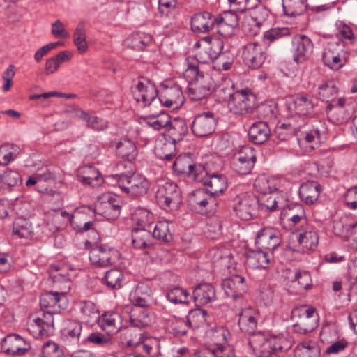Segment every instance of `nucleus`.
Instances as JSON below:
<instances>
[{
    "mask_svg": "<svg viewBox=\"0 0 357 357\" xmlns=\"http://www.w3.org/2000/svg\"><path fill=\"white\" fill-rule=\"evenodd\" d=\"M40 304L43 309H47L42 317L30 319L28 323V331L36 338L48 337L54 331L53 312L50 310L63 307L66 304V296L58 292H48L41 296Z\"/></svg>",
    "mask_w": 357,
    "mask_h": 357,
    "instance_id": "f257e3e1",
    "label": "nucleus"
},
{
    "mask_svg": "<svg viewBox=\"0 0 357 357\" xmlns=\"http://www.w3.org/2000/svg\"><path fill=\"white\" fill-rule=\"evenodd\" d=\"M156 201L165 210H174L182 202L181 192L176 183L167 182L159 186L156 192Z\"/></svg>",
    "mask_w": 357,
    "mask_h": 357,
    "instance_id": "f03ea898",
    "label": "nucleus"
},
{
    "mask_svg": "<svg viewBox=\"0 0 357 357\" xmlns=\"http://www.w3.org/2000/svg\"><path fill=\"white\" fill-rule=\"evenodd\" d=\"M255 105V96L248 89H242L234 93L228 100L229 110L236 114H246L252 112Z\"/></svg>",
    "mask_w": 357,
    "mask_h": 357,
    "instance_id": "7ed1b4c3",
    "label": "nucleus"
},
{
    "mask_svg": "<svg viewBox=\"0 0 357 357\" xmlns=\"http://www.w3.org/2000/svg\"><path fill=\"white\" fill-rule=\"evenodd\" d=\"M119 186L126 193L132 196H142L148 192L149 183L141 174L121 175L118 180Z\"/></svg>",
    "mask_w": 357,
    "mask_h": 357,
    "instance_id": "20e7f679",
    "label": "nucleus"
},
{
    "mask_svg": "<svg viewBox=\"0 0 357 357\" xmlns=\"http://www.w3.org/2000/svg\"><path fill=\"white\" fill-rule=\"evenodd\" d=\"M293 317L298 318L294 324L293 328L299 333L311 332L318 325V316L313 307L297 308L293 311Z\"/></svg>",
    "mask_w": 357,
    "mask_h": 357,
    "instance_id": "39448f33",
    "label": "nucleus"
},
{
    "mask_svg": "<svg viewBox=\"0 0 357 357\" xmlns=\"http://www.w3.org/2000/svg\"><path fill=\"white\" fill-rule=\"evenodd\" d=\"M256 159L255 149L250 146H243L234 156L233 169L240 174H248L253 169Z\"/></svg>",
    "mask_w": 357,
    "mask_h": 357,
    "instance_id": "423d86ee",
    "label": "nucleus"
},
{
    "mask_svg": "<svg viewBox=\"0 0 357 357\" xmlns=\"http://www.w3.org/2000/svg\"><path fill=\"white\" fill-rule=\"evenodd\" d=\"M347 52L343 49L342 43L331 42L323 53V61L331 69L337 70L347 63Z\"/></svg>",
    "mask_w": 357,
    "mask_h": 357,
    "instance_id": "0eeeda50",
    "label": "nucleus"
},
{
    "mask_svg": "<svg viewBox=\"0 0 357 357\" xmlns=\"http://www.w3.org/2000/svg\"><path fill=\"white\" fill-rule=\"evenodd\" d=\"M135 100L142 106L151 105L158 96V91L155 84L145 78H140L132 89Z\"/></svg>",
    "mask_w": 357,
    "mask_h": 357,
    "instance_id": "6e6552de",
    "label": "nucleus"
},
{
    "mask_svg": "<svg viewBox=\"0 0 357 357\" xmlns=\"http://www.w3.org/2000/svg\"><path fill=\"white\" fill-rule=\"evenodd\" d=\"M242 59L248 68L258 69L264 64L266 55L260 44L252 42L244 46Z\"/></svg>",
    "mask_w": 357,
    "mask_h": 357,
    "instance_id": "1a4fd4ad",
    "label": "nucleus"
},
{
    "mask_svg": "<svg viewBox=\"0 0 357 357\" xmlns=\"http://www.w3.org/2000/svg\"><path fill=\"white\" fill-rule=\"evenodd\" d=\"M287 109L291 116H309L313 113L314 103L311 96L307 93L296 96L287 103Z\"/></svg>",
    "mask_w": 357,
    "mask_h": 357,
    "instance_id": "9d476101",
    "label": "nucleus"
},
{
    "mask_svg": "<svg viewBox=\"0 0 357 357\" xmlns=\"http://www.w3.org/2000/svg\"><path fill=\"white\" fill-rule=\"evenodd\" d=\"M216 123L213 112H204L195 117L192 123V130L198 137H206L214 132Z\"/></svg>",
    "mask_w": 357,
    "mask_h": 357,
    "instance_id": "9b49d317",
    "label": "nucleus"
},
{
    "mask_svg": "<svg viewBox=\"0 0 357 357\" xmlns=\"http://www.w3.org/2000/svg\"><path fill=\"white\" fill-rule=\"evenodd\" d=\"M119 257V253L116 250L102 245L93 248L89 254L91 262L100 267L112 265Z\"/></svg>",
    "mask_w": 357,
    "mask_h": 357,
    "instance_id": "f8f14e48",
    "label": "nucleus"
},
{
    "mask_svg": "<svg viewBox=\"0 0 357 357\" xmlns=\"http://www.w3.org/2000/svg\"><path fill=\"white\" fill-rule=\"evenodd\" d=\"M314 48L311 39L305 35H298L292 40V53L294 61L303 63L310 56Z\"/></svg>",
    "mask_w": 357,
    "mask_h": 357,
    "instance_id": "ddd939ff",
    "label": "nucleus"
},
{
    "mask_svg": "<svg viewBox=\"0 0 357 357\" xmlns=\"http://www.w3.org/2000/svg\"><path fill=\"white\" fill-rule=\"evenodd\" d=\"M281 233L273 227L261 229L257 234L255 243L264 249L275 250L282 243Z\"/></svg>",
    "mask_w": 357,
    "mask_h": 357,
    "instance_id": "4468645a",
    "label": "nucleus"
},
{
    "mask_svg": "<svg viewBox=\"0 0 357 357\" xmlns=\"http://www.w3.org/2000/svg\"><path fill=\"white\" fill-rule=\"evenodd\" d=\"M159 100L166 107L177 109L183 105L184 96L181 87L172 84L161 91Z\"/></svg>",
    "mask_w": 357,
    "mask_h": 357,
    "instance_id": "2eb2a0df",
    "label": "nucleus"
},
{
    "mask_svg": "<svg viewBox=\"0 0 357 357\" xmlns=\"http://www.w3.org/2000/svg\"><path fill=\"white\" fill-rule=\"evenodd\" d=\"M2 351L10 355H23L29 350L30 347L26 340L17 334H10L1 342Z\"/></svg>",
    "mask_w": 357,
    "mask_h": 357,
    "instance_id": "dca6fc26",
    "label": "nucleus"
},
{
    "mask_svg": "<svg viewBox=\"0 0 357 357\" xmlns=\"http://www.w3.org/2000/svg\"><path fill=\"white\" fill-rule=\"evenodd\" d=\"M257 206V200L255 197L244 195L238 197L234 210L241 219L249 220L255 215Z\"/></svg>",
    "mask_w": 357,
    "mask_h": 357,
    "instance_id": "f3484780",
    "label": "nucleus"
},
{
    "mask_svg": "<svg viewBox=\"0 0 357 357\" xmlns=\"http://www.w3.org/2000/svg\"><path fill=\"white\" fill-rule=\"evenodd\" d=\"M222 287L225 294L234 298L242 296L247 290L245 278L238 275L224 280L222 282Z\"/></svg>",
    "mask_w": 357,
    "mask_h": 357,
    "instance_id": "a211bd4d",
    "label": "nucleus"
},
{
    "mask_svg": "<svg viewBox=\"0 0 357 357\" xmlns=\"http://www.w3.org/2000/svg\"><path fill=\"white\" fill-rule=\"evenodd\" d=\"M98 326L108 334H115L124 327L122 317L116 312H107L98 317Z\"/></svg>",
    "mask_w": 357,
    "mask_h": 357,
    "instance_id": "6ab92c4d",
    "label": "nucleus"
},
{
    "mask_svg": "<svg viewBox=\"0 0 357 357\" xmlns=\"http://www.w3.org/2000/svg\"><path fill=\"white\" fill-rule=\"evenodd\" d=\"M259 319V310L255 307L243 308L239 314L238 326L243 332L252 333L257 326Z\"/></svg>",
    "mask_w": 357,
    "mask_h": 357,
    "instance_id": "aec40b11",
    "label": "nucleus"
},
{
    "mask_svg": "<svg viewBox=\"0 0 357 357\" xmlns=\"http://www.w3.org/2000/svg\"><path fill=\"white\" fill-rule=\"evenodd\" d=\"M282 181L277 176L261 174L256 178L254 188L261 195L273 193L280 188Z\"/></svg>",
    "mask_w": 357,
    "mask_h": 357,
    "instance_id": "412c9836",
    "label": "nucleus"
},
{
    "mask_svg": "<svg viewBox=\"0 0 357 357\" xmlns=\"http://www.w3.org/2000/svg\"><path fill=\"white\" fill-rule=\"evenodd\" d=\"M214 202L213 197L204 189H198L192 192L188 198L190 206L197 213L208 211V206Z\"/></svg>",
    "mask_w": 357,
    "mask_h": 357,
    "instance_id": "4be33fe9",
    "label": "nucleus"
},
{
    "mask_svg": "<svg viewBox=\"0 0 357 357\" xmlns=\"http://www.w3.org/2000/svg\"><path fill=\"white\" fill-rule=\"evenodd\" d=\"M215 26V18L208 12L196 13L191 18V28L196 33H208Z\"/></svg>",
    "mask_w": 357,
    "mask_h": 357,
    "instance_id": "5701e85b",
    "label": "nucleus"
},
{
    "mask_svg": "<svg viewBox=\"0 0 357 357\" xmlns=\"http://www.w3.org/2000/svg\"><path fill=\"white\" fill-rule=\"evenodd\" d=\"M205 190L212 197L222 194L227 188V178L223 174H213L204 178Z\"/></svg>",
    "mask_w": 357,
    "mask_h": 357,
    "instance_id": "b1692460",
    "label": "nucleus"
},
{
    "mask_svg": "<svg viewBox=\"0 0 357 357\" xmlns=\"http://www.w3.org/2000/svg\"><path fill=\"white\" fill-rule=\"evenodd\" d=\"M130 324L129 326H125L126 331L125 336L128 337L127 343L128 345L137 344L142 341V333L141 331L137 332V329L144 328L149 324L148 320L139 319L133 317L132 315L130 317Z\"/></svg>",
    "mask_w": 357,
    "mask_h": 357,
    "instance_id": "393cba45",
    "label": "nucleus"
},
{
    "mask_svg": "<svg viewBox=\"0 0 357 357\" xmlns=\"http://www.w3.org/2000/svg\"><path fill=\"white\" fill-rule=\"evenodd\" d=\"M188 126L184 119L181 118L170 119L164 136L173 142H177L183 139L188 133Z\"/></svg>",
    "mask_w": 357,
    "mask_h": 357,
    "instance_id": "a878e982",
    "label": "nucleus"
},
{
    "mask_svg": "<svg viewBox=\"0 0 357 357\" xmlns=\"http://www.w3.org/2000/svg\"><path fill=\"white\" fill-rule=\"evenodd\" d=\"M173 169L178 174H187L194 176L198 180L197 172L202 169V167H197L192 163L191 158L188 155H179L173 163Z\"/></svg>",
    "mask_w": 357,
    "mask_h": 357,
    "instance_id": "bb28decb",
    "label": "nucleus"
},
{
    "mask_svg": "<svg viewBox=\"0 0 357 357\" xmlns=\"http://www.w3.org/2000/svg\"><path fill=\"white\" fill-rule=\"evenodd\" d=\"M259 342V346L276 354L278 351L289 349L291 346V342L282 335H271L268 338L264 336L263 341Z\"/></svg>",
    "mask_w": 357,
    "mask_h": 357,
    "instance_id": "cd10ccee",
    "label": "nucleus"
},
{
    "mask_svg": "<svg viewBox=\"0 0 357 357\" xmlns=\"http://www.w3.org/2000/svg\"><path fill=\"white\" fill-rule=\"evenodd\" d=\"M77 177L84 185L93 188L99 186L102 183V178L99 171L91 166H84L79 168Z\"/></svg>",
    "mask_w": 357,
    "mask_h": 357,
    "instance_id": "c85d7f7f",
    "label": "nucleus"
},
{
    "mask_svg": "<svg viewBox=\"0 0 357 357\" xmlns=\"http://www.w3.org/2000/svg\"><path fill=\"white\" fill-rule=\"evenodd\" d=\"M320 192V185L314 181H307L299 188L301 198L307 204H314L318 200Z\"/></svg>",
    "mask_w": 357,
    "mask_h": 357,
    "instance_id": "c756f323",
    "label": "nucleus"
},
{
    "mask_svg": "<svg viewBox=\"0 0 357 357\" xmlns=\"http://www.w3.org/2000/svg\"><path fill=\"white\" fill-rule=\"evenodd\" d=\"M194 300L197 306L206 305L215 298L214 287L208 283L199 284L194 290Z\"/></svg>",
    "mask_w": 357,
    "mask_h": 357,
    "instance_id": "7c9ffc66",
    "label": "nucleus"
},
{
    "mask_svg": "<svg viewBox=\"0 0 357 357\" xmlns=\"http://www.w3.org/2000/svg\"><path fill=\"white\" fill-rule=\"evenodd\" d=\"M176 143L163 135L155 142V153L160 159L169 160L176 155Z\"/></svg>",
    "mask_w": 357,
    "mask_h": 357,
    "instance_id": "2f4dec72",
    "label": "nucleus"
},
{
    "mask_svg": "<svg viewBox=\"0 0 357 357\" xmlns=\"http://www.w3.org/2000/svg\"><path fill=\"white\" fill-rule=\"evenodd\" d=\"M270 134L271 130L267 123L264 121H258L250 126L248 137L252 142L261 144L268 139Z\"/></svg>",
    "mask_w": 357,
    "mask_h": 357,
    "instance_id": "473e14b6",
    "label": "nucleus"
},
{
    "mask_svg": "<svg viewBox=\"0 0 357 357\" xmlns=\"http://www.w3.org/2000/svg\"><path fill=\"white\" fill-rule=\"evenodd\" d=\"M103 201L101 202L103 208L102 211L104 216L109 219L116 218L121 211V202L115 195L110 193H106L102 197Z\"/></svg>",
    "mask_w": 357,
    "mask_h": 357,
    "instance_id": "72a5a7b5",
    "label": "nucleus"
},
{
    "mask_svg": "<svg viewBox=\"0 0 357 357\" xmlns=\"http://www.w3.org/2000/svg\"><path fill=\"white\" fill-rule=\"evenodd\" d=\"M257 200V206L262 210L273 211L278 208L283 207L285 202V197L275 192L261 195Z\"/></svg>",
    "mask_w": 357,
    "mask_h": 357,
    "instance_id": "f704fd0d",
    "label": "nucleus"
},
{
    "mask_svg": "<svg viewBox=\"0 0 357 357\" xmlns=\"http://www.w3.org/2000/svg\"><path fill=\"white\" fill-rule=\"evenodd\" d=\"M269 262L270 258L267 252L261 250H249L246 253V264L251 268H266Z\"/></svg>",
    "mask_w": 357,
    "mask_h": 357,
    "instance_id": "c9c22d12",
    "label": "nucleus"
},
{
    "mask_svg": "<svg viewBox=\"0 0 357 357\" xmlns=\"http://www.w3.org/2000/svg\"><path fill=\"white\" fill-rule=\"evenodd\" d=\"M151 294L152 291L150 287L146 284L140 283L136 287L135 291L130 293V298L135 305L144 307L148 305Z\"/></svg>",
    "mask_w": 357,
    "mask_h": 357,
    "instance_id": "e433bc0d",
    "label": "nucleus"
},
{
    "mask_svg": "<svg viewBox=\"0 0 357 357\" xmlns=\"http://www.w3.org/2000/svg\"><path fill=\"white\" fill-rule=\"evenodd\" d=\"M213 91L220 101L229 100L235 92L234 91V83L230 79L221 78L215 82Z\"/></svg>",
    "mask_w": 357,
    "mask_h": 357,
    "instance_id": "4c0bfd02",
    "label": "nucleus"
},
{
    "mask_svg": "<svg viewBox=\"0 0 357 357\" xmlns=\"http://www.w3.org/2000/svg\"><path fill=\"white\" fill-rule=\"evenodd\" d=\"M116 148L117 154L123 159L131 161L137 155L136 145L130 139L123 138L121 139L117 142Z\"/></svg>",
    "mask_w": 357,
    "mask_h": 357,
    "instance_id": "58836bf2",
    "label": "nucleus"
},
{
    "mask_svg": "<svg viewBox=\"0 0 357 357\" xmlns=\"http://www.w3.org/2000/svg\"><path fill=\"white\" fill-rule=\"evenodd\" d=\"M294 357H321L320 348L315 342L303 341L294 349Z\"/></svg>",
    "mask_w": 357,
    "mask_h": 357,
    "instance_id": "ea45409f",
    "label": "nucleus"
},
{
    "mask_svg": "<svg viewBox=\"0 0 357 357\" xmlns=\"http://www.w3.org/2000/svg\"><path fill=\"white\" fill-rule=\"evenodd\" d=\"M72 54L69 51H61L54 56L47 59L45 63V74L48 75L54 73L63 62L70 61Z\"/></svg>",
    "mask_w": 357,
    "mask_h": 357,
    "instance_id": "a19ab883",
    "label": "nucleus"
},
{
    "mask_svg": "<svg viewBox=\"0 0 357 357\" xmlns=\"http://www.w3.org/2000/svg\"><path fill=\"white\" fill-rule=\"evenodd\" d=\"M133 224L138 226L137 229H146L154 221L153 214L144 208H136L132 213Z\"/></svg>",
    "mask_w": 357,
    "mask_h": 357,
    "instance_id": "79ce46f5",
    "label": "nucleus"
},
{
    "mask_svg": "<svg viewBox=\"0 0 357 357\" xmlns=\"http://www.w3.org/2000/svg\"><path fill=\"white\" fill-rule=\"evenodd\" d=\"M282 6L286 15L289 17L301 15L307 9V0H282Z\"/></svg>",
    "mask_w": 357,
    "mask_h": 357,
    "instance_id": "37998d69",
    "label": "nucleus"
},
{
    "mask_svg": "<svg viewBox=\"0 0 357 357\" xmlns=\"http://www.w3.org/2000/svg\"><path fill=\"white\" fill-rule=\"evenodd\" d=\"M296 238L298 243L307 250H314L319 243L317 233L312 229H306L300 231Z\"/></svg>",
    "mask_w": 357,
    "mask_h": 357,
    "instance_id": "c03bdc74",
    "label": "nucleus"
},
{
    "mask_svg": "<svg viewBox=\"0 0 357 357\" xmlns=\"http://www.w3.org/2000/svg\"><path fill=\"white\" fill-rule=\"evenodd\" d=\"M201 43L210 54L213 61L219 56L223 47L222 41L219 38H211L207 36L204 38L201 42L197 43L195 45L199 47Z\"/></svg>",
    "mask_w": 357,
    "mask_h": 357,
    "instance_id": "a18cd8bd",
    "label": "nucleus"
},
{
    "mask_svg": "<svg viewBox=\"0 0 357 357\" xmlns=\"http://www.w3.org/2000/svg\"><path fill=\"white\" fill-rule=\"evenodd\" d=\"M338 93V88L333 80L323 82L318 87L317 95L320 100L328 102L333 100Z\"/></svg>",
    "mask_w": 357,
    "mask_h": 357,
    "instance_id": "49530a36",
    "label": "nucleus"
},
{
    "mask_svg": "<svg viewBox=\"0 0 357 357\" xmlns=\"http://www.w3.org/2000/svg\"><path fill=\"white\" fill-rule=\"evenodd\" d=\"M75 116L86 122V126L96 130H102L107 127V122L94 116H90L84 110H75Z\"/></svg>",
    "mask_w": 357,
    "mask_h": 357,
    "instance_id": "de8ad7c7",
    "label": "nucleus"
},
{
    "mask_svg": "<svg viewBox=\"0 0 357 357\" xmlns=\"http://www.w3.org/2000/svg\"><path fill=\"white\" fill-rule=\"evenodd\" d=\"M132 242L136 248H148L151 245V232L146 229H135L132 234Z\"/></svg>",
    "mask_w": 357,
    "mask_h": 357,
    "instance_id": "09e8293b",
    "label": "nucleus"
},
{
    "mask_svg": "<svg viewBox=\"0 0 357 357\" xmlns=\"http://www.w3.org/2000/svg\"><path fill=\"white\" fill-rule=\"evenodd\" d=\"M20 153L17 146L5 143L0 146V165H7L13 161Z\"/></svg>",
    "mask_w": 357,
    "mask_h": 357,
    "instance_id": "8fccbe9b",
    "label": "nucleus"
},
{
    "mask_svg": "<svg viewBox=\"0 0 357 357\" xmlns=\"http://www.w3.org/2000/svg\"><path fill=\"white\" fill-rule=\"evenodd\" d=\"M326 110L330 121L335 124H342L350 118V114L345 109L335 107L334 104H328Z\"/></svg>",
    "mask_w": 357,
    "mask_h": 357,
    "instance_id": "3c124183",
    "label": "nucleus"
},
{
    "mask_svg": "<svg viewBox=\"0 0 357 357\" xmlns=\"http://www.w3.org/2000/svg\"><path fill=\"white\" fill-rule=\"evenodd\" d=\"M127 45L131 48L142 50L151 42V37L144 33L137 32L127 38Z\"/></svg>",
    "mask_w": 357,
    "mask_h": 357,
    "instance_id": "603ef678",
    "label": "nucleus"
},
{
    "mask_svg": "<svg viewBox=\"0 0 357 357\" xmlns=\"http://www.w3.org/2000/svg\"><path fill=\"white\" fill-rule=\"evenodd\" d=\"M171 117L165 112H160L156 115H149L144 118L146 123L155 130L161 128L167 129L168 123L170 122Z\"/></svg>",
    "mask_w": 357,
    "mask_h": 357,
    "instance_id": "864d4df0",
    "label": "nucleus"
},
{
    "mask_svg": "<svg viewBox=\"0 0 357 357\" xmlns=\"http://www.w3.org/2000/svg\"><path fill=\"white\" fill-rule=\"evenodd\" d=\"M90 213H94V211L88 206L82 207L75 211L73 215H68V222L74 229H80L84 220H86V215Z\"/></svg>",
    "mask_w": 357,
    "mask_h": 357,
    "instance_id": "5fc2aeb1",
    "label": "nucleus"
},
{
    "mask_svg": "<svg viewBox=\"0 0 357 357\" xmlns=\"http://www.w3.org/2000/svg\"><path fill=\"white\" fill-rule=\"evenodd\" d=\"M264 335L261 333L252 334L250 337L249 344L254 351L257 352L258 357H278V354L271 352L270 350L259 346V342L263 341Z\"/></svg>",
    "mask_w": 357,
    "mask_h": 357,
    "instance_id": "6e6d98bb",
    "label": "nucleus"
},
{
    "mask_svg": "<svg viewBox=\"0 0 357 357\" xmlns=\"http://www.w3.org/2000/svg\"><path fill=\"white\" fill-rule=\"evenodd\" d=\"M288 220L296 225L301 222H305L306 218L305 211L303 206L299 204H295L289 207L286 211Z\"/></svg>",
    "mask_w": 357,
    "mask_h": 357,
    "instance_id": "4d7b16f0",
    "label": "nucleus"
},
{
    "mask_svg": "<svg viewBox=\"0 0 357 357\" xmlns=\"http://www.w3.org/2000/svg\"><path fill=\"white\" fill-rule=\"evenodd\" d=\"M167 325L169 331L177 336L185 335L189 326L184 319L175 317L169 319Z\"/></svg>",
    "mask_w": 357,
    "mask_h": 357,
    "instance_id": "13d9d810",
    "label": "nucleus"
},
{
    "mask_svg": "<svg viewBox=\"0 0 357 357\" xmlns=\"http://www.w3.org/2000/svg\"><path fill=\"white\" fill-rule=\"evenodd\" d=\"M153 236L161 241L169 242L172 239L169 229V223L167 221H159L154 227Z\"/></svg>",
    "mask_w": 357,
    "mask_h": 357,
    "instance_id": "bf43d9fd",
    "label": "nucleus"
},
{
    "mask_svg": "<svg viewBox=\"0 0 357 357\" xmlns=\"http://www.w3.org/2000/svg\"><path fill=\"white\" fill-rule=\"evenodd\" d=\"M190 98L193 100H201L208 97L211 93L209 86L198 82L190 84L188 88Z\"/></svg>",
    "mask_w": 357,
    "mask_h": 357,
    "instance_id": "052dcab7",
    "label": "nucleus"
},
{
    "mask_svg": "<svg viewBox=\"0 0 357 357\" xmlns=\"http://www.w3.org/2000/svg\"><path fill=\"white\" fill-rule=\"evenodd\" d=\"M208 335L213 343L218 347H223L229 336V332L224 327H218L211 329Z\"/></svg>",
    "mask_w": 357,
    "mask_h": 357,
    "instance_id": "680f3d73",
    "label": "nucleus"
},
{
    "mask_svg": "<svg viewBox=\"0 0 357 357\" xmlns=\"http://www.w3.org/2000/svg\"><path fill=\"white\" fill-rule=\"evenodd\" d=\"M207 313L201 309L191 310L187 317L188 326L192 328H198L205 324L207 320Z\"/></svg>",
    "mask_w": 357,
    "mask_h": 357,
    "instance_id": "e2e57ef3",
    "label": "nucleus"
},
{
    "mask_svg": "<svg viewBox=\"0 0 357 357\" xmlns=\"http://www.w3.org/2000/svg\"><path fill=\"white\" fill-rule=\"evenodd\" d=\"M82 325L80 322L73 320H67L64 323L63 335L73 340H78L81 335Z\"/></svg>",
    "mask_w": 357,
    "mask_h": 357,
    "instance_id": "0e129e2a",
    "label": "nucleus"
},
{
    "mask_svg": "<svg viewBox=\"0 0 357 357\" xmlns=\"http://www.w3.org/2000/svg\"><path fill=\"white\" fill-rule=\"evenodd\" d=\"M74 43L80 54L85 53L88 50L86 40V30L83 24H79L74 33Z\"/></svg>",
    "mask_w": 357,
    "mask_h": 357,
    "instance_id": "69168bd1",
    "label": "nucleus"
},
{
    "mask_svg": "<svg viewBox=\"0 0 357 357\" xmlns=\"http://www.w3.org/2000/svg\"><path fill=\"white\" fill-rule=\"evenodd\" d=\"M123 278V273L119 269H112L105 273L103 280L109 287L119 289Z\"/></svg>",
    "mask_w": 357,
    "mask_h": 357,
    "instance_id": "338daca9",
    "label": "nucleus"
},
{
    "mask_svg": "<svg viewBox=\"0 0 357 357\" xmlns=\"http://www.w3.org/2000/svg\"><path fill=\"white\" fill-rule=\"evenodd\" d=\"M302 144H306L310 149H314L321 144L320 130L318 128H314L306 132L305 136L301 139Z\"/></svg>",
    "mask_w": 357,
    "mask_h": 357,
    "instance_id": "774afa93",
    "label": "nucleus"
}]
</instances>
